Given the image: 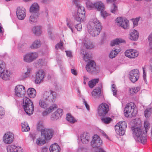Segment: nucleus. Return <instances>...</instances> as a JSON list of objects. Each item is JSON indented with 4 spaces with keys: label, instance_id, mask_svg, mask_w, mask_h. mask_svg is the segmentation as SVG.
I'll return each instance as SVG.
<instances>
[{
    "label": "nucleus",
    "instance_id": "55",
    "mask_svg": "<svg viewBox=\"0 0 152 152\" xmlns=\"http://www.w3.org/2000/svg\"><path fill=\"white\" fill-rule=\"evenodd\" d=\"M149 45L151 50L152 51V34H150L148 37Z\"/></svg>",
    "mask_w": 152,
    "mask_h": 152
},
{
    "label": "nucleus",
    "instance_id": "38",
    "mask_svg": "<svg viewBox=\"0 0 152 152\" xmlns=\"http://www.w3.org/2000/svg\"><path fill=\"white\" fill-rule=\"evenodd\" d=\"M22 130L23 132L28 131L30 128L28 126V125L26 122H24L21 124Z\"/></svg>",
    "mask_w": 152,
    "mask_h": 152
},
{
    "label": "nucleus",
    "instance_id": "41",
    "mask_svg": "<svg viewBox=\"0 0 152 152\" xmlns=\"http://www.w3.org/2000/svg\"><path fill=\"white\" fill-rule=\"evenodd\" d=\"M66 119L67 121L72 124L74 123L76 120L70 114H68L66 115Z\"/></svg>",
    "mask_w": 152,
    "mask_h": 152
},
{
    "label": "nucleus",
    "instance_id": "4",
    "mask_svg": "<svg viewBox=\"0 0 152 152\" xmlns=\"http://www.w3.org/2000/svg\"><path fill=\"white\" fill-rule=\"evenodd\" d=\"M102 143L100 137L97 135H95L91 142V145L93 148H97L96 152H105L102 148H99L102 145Z\"/></svg>",
    "mask_w": 152,
    "mask_h": 152
},
{
    "label": "nucleus",
    "instance_id": "14",
    "mask_svg": "<svg viewBox=\"0 0 152 152\" xmlns=\"http://www.w3.org/2000/svg\"><path fill=\"white\" fill-rule=\"evenodd\" d=\"M139 72L137 69H134L129 73V78L132 82H136L139 79Z\"/></svg>",
    "mask_w": 152,
    "mask_h": 152
},
{
    "label": "nucleus",
    "instance_id": "59",
    "mask_svg": "<svg viewBox=\"0 0 152 152\" xmlns=\"http://www.w3.org/2000/svg\"><path fill=\"white\" fill-rule=\"evenodd\" d=\"M83 102L84 104H85L87 109L88 110H89L90 108L87 102L84 99H83Z\"/></svg>",
    "mask_w": 152,
    "mask_h": 152
},
{
    "label": "nucleus",
    "instance_id": "35",
    "mask_svg": "<svg viewBox=\"0 0 152 152\" xmlns=\"http://www.w3.org/2000/svg\"><path fill=\"white\" fill-rule=\"evenodd\" d=\"M66 25L67 27L71 30L72 33L73 32L74 26H75V21L66 20Z\"/></svg>",
    "mask_w": 152,
    "mask_h": 152
},
{
    "label": "nucleus",
    "instance_id": "44",
    "mask_svg": "<svg viewBox=\"0 0 152 152\" xmlns=\"http://www.w3.org/2000/svg\"><path fill=\"white\" fill-rule=\"evenodd\" d=\"M45 139H44L41 137H39L37 139L36 143L38 145H44L45 143Z\"/></svg>",
    "mask_w": 152,
    "mask_h": 152
},
{
    "label": "nucleus",
    "instance_id": "15",
    "mask_svg": "<svg viewBox=\"0 0 152 152\" xmlns=\"http://www.w3.org/2000/svg\"><path fill=\"white\" fill-rule=\"evenodd\" d=\"M14 135L10 132L6 133L3 137L4 142L6 144H10L13 141Z\"/></svg>",
    "mask_w": 152,
    "mask_h": 152
},
{
    "label": "nucleus",
    "instance_id": "51",
    "mask_svg": "<svg viewBox=\"0 0 152 152\" xmlns=\"http://www.w3.org/2000/svg\"><path fill=\"white\" fill-rule=\"evenodd\" d=\"M5 63L2 61L0 60V72L4 69H5Z\"/></svg>",
    "mask_w": 152,
    "mask_h": 152
},
{
    "label": "nucleus",
    "instance_id": "52",
    "mask_svg": "<svg viewBox=\"0 0 152 152\" xmlns=\"http://www.w3.org/2000/svg\"><path fill=\"white\" fill-rule=\"evenodd\" d=\"M63 44L61 42H60L56 44L55 46V48L56 49H61L63 50L64 48L63 46Z\"/></svg>",
    "mask_w": 152,
    "mask_h": 152
},
{
    "label": "nucleus",
    "instance_id": "58",
    "mask_svg": "<svg viewBox=\"0 0 152 152\" xmlns=\"http://www.w3.org/2000/svg\"><path fill=\"white\" fill-rule=\"evenodd\" d=\"M57 61L61 69L62 70L64 69V66L62 62L60 59H58Z\"/></svg>",
    "mask_w": 152,
    "mask_h": 152
},
{
    "label": "nucleus",
    "instance_id": "45",
    "mask_svg": "<svg viewBox=\"0 0 152 152\" xmlns=\"http://www.w3.org/2000/svg\"><path fill=\"white\" fill-rule=\"evenodd\" d=\"M118 11L117 6L114 3L113 4L111 7L110 11L111 12L115 14Z\"/></svg>",
    "mask_w": 152,
    "mask_h": 152
},
{
    "label": "nucleus",
    "instance_id": "7",
    "mask_svg": "<svg viewBox=\"0 0 152 152\" xmlns=\"http://www.w3.org/2000/svg\"><path fill=\"white\" fill-rule=\"evenodd\" d=\"M135 104L133 102L128 103L124 109L125 115L128 118H130L134 115L136 113H134Z\"/></svg>",
    "mask_w": 152,
    "mask_h": 152
},
{
    "label": "nucleus",
    "instance_id": "30",
    "mask_svg": "<svg viewBox=\"0 0 152 152\" xmlns=\"http://www.w3.org/2000/svg\"><path fill=\"white\" fill-rule=\"evenodd\" d=\"M49 150L50 152H59L60 148L58 144L55 143L51 145Z\"/></svg>",
    "mask_w": 152,
    "mask_h": 152
},
{
    "label": "nucleus",
    "instance_id": "60",
    "mask_svg": "<svg viewBox=\"0 0 152 152\" xmlns=\"http://www.w3.org/2000/svg\"><path fill=\"white\" fill-rule=\"evenodd\" d=\"M139 20V19L138 18L132 19V21L134 26H136L137 25L138 22Z\"/></svg>",
    "mask_w": 152,
    "mask_h": 152
},
{
    "label": "nucleus",
    "instance_id": "10",
    "mask_svg": "<svg viewBox=\"0 0 152 152\" xmlns=\"http://www.w3.org/2000/svg\"><path fill=\"white\" fill-rule=\"evenodd\" d=\"M109 110V106L107 104H101L98 108V114L100 116H104L107 113Z\"/></svg>",
    "mask_w": 152,
    "mask_h": 152
},
{
    "label": "nucleus",
    "instance_id": "1",
    "mask_svg": "<svg viewBox=\"0 0 152 152\" xmlns=\"http://www.w3.org/2000/svg\"><path fill=\"white\" fill-rule=\"evenodd\" d=\"M56 93L52 90L45 91L42 95V98L39 101L40 107L46 109L50 104L54 103L56 99Z\"/></svg>",
    "mask_w": 152,
    "mask_h": 152
},
{
    "label": "nucleus",
    "instance_id": "56",
    "mask_svg": "<svg viewBox=\"0 0 152 152\" xmlns=\"http://www.w3.org/2000/svg\"><path fill=\"white\" fill-rule=\"evenodd\" d=\"M100 11L101 15L104 18L108 15V14L106 11H104V10Z\"/></svg>",
    "mask_w": 152,
    "mask_h": 152
},
{
    "label": "nucleus",
    "instance_id": "6",
    "mask_svg": "<svg viewBox=\"0 0 152 152\" xmlns=\"http://www.w3.org/2000/svg\"><path fill=\"white\" fill-rule=\"evenodd\" d=\"M77 7V12L75 15V19L78 22H84L85 20V8L82 6Z\"/></svg>",
    "mask_w": 152,
    "mask_h": 152
},
{
    "label": "nucleus",
    "instance_id": "13",
    "mask_svg": "<svg viewBox=\"0 0 152 152\" xmlns=\"http://www.w3.org/2000/svg\"><path fill=\"white\" fill-rule=\"evenodd\" d=\"M87 71L90 73H94L96 72V65L95 62L93 61H89L86 67Z\"/></svg>",
    "mask_w": 152,
    "mask_h": 152
},
{
    "label": "nucleus",
    "instance_id": "2",
    "mask_svg": "<svg viewBox=\"0 0 152 152\" xmlns=\"http://www.w3.org/2000/svg\"><path fill=\"white\" fill-rule=\"evenodd\" d=\"M101 27L99 21L97 18H94L89 23L88 26V32L93 37L96 36L100 33Z\"/></svg>",
    "mask_w": 152,
    "mask_h": 152
},
{
    "label": "nucleus",
    "instance_id": "28",
    "mask_svg": "<svg viewBox=\"0 0 152 152\" xmlns=\"http://www.w3.org/2000/svg\"><path fill=\"white\" fill-rule=\"evenodd\" d=\"M41 45V43L39 40L37 39L33 42L31 45L30 48L32 49H35L39 48Z\"/></svg>",
    "mask_w": 152,
    "mask_h": 152
},
{
    "label": "nucleus",
    "instance_id": "34",
    "mask_svg": "<svg viewBox=\"0 0 152 152\" xmlns=\"http://www.w3.org/2000/svg\"><path fill=\"white\" fill-rule=\"evenodd\" d=\"M31 71L32 68L30 67H27L26 72L22 75V78L24 79L29 77L30 75Z\"/></svg>",
    "mask_w": 152,
    "mask_h": 152
},
{
    "label": "nucleus",
    "instance_id": "32",
    "mask_svg": "<svg viewBox=\"0 0 152 152\" xmlns=\"http://www.w3.org/2000/svg\"><path fill=\"white\" fill-rule=\"evenodd\" d=\"M32 30L33 33L36 35H40L42 32L41 27L38 26L33 27Z\"/></svg>",
    "mask_w": 152,
    "mask_h": 152
},
{
    "label": "nucleus",
    "instance_id": "62",
    "mask_svg": "<svg viewBox=\"0 0 152 152\" xmlns=\"http://www.w3.org/2000/svg\"><path fill=\"white\" fill-rule=\"evenodd\" d=\"M142 69L143 72V77L145 81V80H146V74L145 72L144 68V67H142Z\"/></svg>",
    "mask_w": 152,
    "mask_h": 152
},
{
    "label": "nucleus",
    "instance_id": "53",
    "mask_svg": "<svg viewBox=\"0 0 152 152\" xmlns=\"http://www.w3.org/2000/svg\"><path fill=\"white\" fill-rule=\"evenodd\" d=\"M83 54L84 56V59L85 61H87L88 60H89L90 56L88 53L86 52L84 53L83 52Z\"/></svg>",
    "mask_w": 152,
    "mask_h": 152
},
{
    "label": "nucleus",
    "instance_id": "47",
    "mask_svg": "<svg viewBox=\"0 0 152 152\" xmlns=\"http://www.w3.org/2000/svg\"><path fill=\"white\" fill-rule=\"evenodd\" d=\"M140 90V87L132 88L130 89V93L132 94L137 93Z\"/></svg>",
    "mask_w": 152,
    "mask_h": 152
},
{
    "label": "nucleus",
    "instance_id": "29",
    "mask_svg": "<svg viewBox=\"0 0 152 152\" xmlns=\"http://www.w3.org/2000/svg\"><path fill=\"white\" fill-rule=\"evenodd\" d=\"M39 14L38 13L32 14L29 18V21L31 24L36 23L37 22Z\"/></svg>",
    "mask_w": 152,
    "mask_h": 152
},
{
    "label": "nucleus",
    "instance_id": "26",
    "mask_svg": "<svg viewBox=\"0 0 152 152\" xmlns=\"http://www.w3.org/2000/svg\"><path fill=\"white\" fill-rule=\"evenodd\" d=\"M94 9L97 10L102 11L104 8V5L101 1H96L94 2Z\"/></svg>",
    "mask_w": 152,
    "mask_h": 152
},
{
    "label": "nucleus",
    "instance_id": "22",
    "mask_svg": "<svg viewBox=\"0 0 152 152\" xmlns=\"http://www.w3.org/2000/svg\"><path fill=\"white\" fill-rule=\"evenodd\" d=\"M63 114V110L61 109H58L52 115L51 119L52 120H57L60 118Z\"/></svg>",
    "mask_w": 152,
    "mask_h": 152
},
{
    "label": "nucleus",
    "instance_id": "20",
    "mask_svg": "<svg viewBox=\"0 0 152 152\" xmlns=\"http://www.w3.org/2000/svg\"><path fill=\"white\" fill-rule=\"evenodd\" d=\"M100 87L96 88L91 92L92 96L95 99H99L102 96L101 88H102V83L100 84Z\"/></svg>",
    "mask_w": 152,
    "mask_h": 152
},
{
    "label": "nucleus",
    "instance_id": "37",
    "mask_svg": "<svg viewBox=\"0 0 152 152\" xmlns=\"http://www.w3.org/2000/svg\"><path fill=\"white\" fill-rule=\"evenodd\" d=\"M99 81V78H97L91 80L88 82L89 86L91 88H93Z\"/></svg>",
    "mask_w": 152,
    "mask_h": 152
},
{
    "label": "nucleus",
    "instance_id": "8",
    "mask_svg": "<svg viewBox=\"0 0 152 152\" xmlns=\"http://www.w3.org/2000/svg\"><path fill=\"white\" fill-rule=\"evenodd\" d=\"M38 56V54L36 52L28 53L23 56V59L25 62L30 63L36 60Z\"/></svg>",
    "mask_w": 152,
    "mask_h": 152
},
{
    "label": "nucleus",
    "instance_id": "21",
    "mask_svg": "<svg viewBox=\"0 0 152 152\" xmlns=\"http://www.w3.org/2000/svg\"><path fill=\"white\" fill-rule=\"evenodd\" d=\"M80 137L82 142L83 144H88L91 138L90 134L87 132L82 134Z\"/></svg>",
    "mask_w": 152,
    "mask_h": 152
},
{
    "label": "nucleus",
    "instance_id": "12",
    "mask_svg": "<svg viewBox=\"0 0 152 152\" xmlns=\"http://www.w3.org/2000/svg\"><path fill=\"white\" fill-rule=\"evenodd\" d=\"M53 132L52 130L47 129H45L42 131L41 137L46 140L50 139L53 135Z\"/></svg>",
    "mask_w": 152,
    "mask_h": 152
},
{
    "label": "nucleus",
    "instance_id": "49",
    "mask_svg": "<svg viewBox=\"0 0 152 152\" xmlns=\"http://www.w3.org/2000/svg\"><path fill=\"white\" fill-rule=\"evenodd\" d=\"M5 114V111L4 108L0 106V119H2Z\"/></svg>",
    "mask_w": 152,
    "mask_h": 152
},
{
    "label": "nucleus",
    "instance_id": "18",
    "mask_svg": "<svg viewBox=\"0 0 152 152\" xmlns=\"http://www.w3.org/2000/svg\"><path fill=\"white\" fill-rule=\"evenodd\" d=\"M25 9L23 7H19L17 8L16 14L18 18L20 20L24 19L26 16Z\"/></svg>",
    "mask_w": 152,
    "mask_h": 152
},
{
    "label": "nucleus",
    "instance_id": "16",
    "mask_svg": "<svg viewBox=\"0 0 152 152\" xmlns=\"http://www.w3.org/2000/svg\"><path fill=\"white\" fill-rule=\"evenodd\" d=\"M15 92L17 96L21 97L24 95L26 93L25 88L22 85L17 86L15 88Z\"/></svg>",
    "mask_w": 152,
    "mask_h": 152
},
{
    "label": "nucleus",
    "instance_id": "50",
    "mask_svg": "<svg viewBox=\"0 0 152 152\" xmlns=\"http://www.w3.org/2000/svg\"><path fill=\"white\" fill-rule=\"evenodd\" d=\"M44 126L41 123L39 122L38 123L37 126V130L38 131H40L41 132L42 130L44 129Z\"/></svg>",
    "mask_w": 152,
    "mask_h": 152
},
{
    "label": "nucleus",
    "instance_id": "27",
    "mask_svg": "<svg viewBox=\"0 0 152 152\" xmlns=\"http://www.w3.org/2000/svg\"><path fill=\"white\" fill-rule=\"evenodd\" d=\"M30 12L34 13H38L39 10V6L37 3H33L30 8Z\"/></svg>",
    "mask_w": 152,
    "mask_h": 152
},
{
    "label": "nucleus",
    "instance_id": "3",
    "mask_svg": "<svg viewBox=\"0 0 152 152\" xmlns=\"http://www.w3.org/2000/svg\"><path fill=\"white\" fill-rule=\"evenodd\" d=\"M133 132V136L136 140L141 142L142 144H145L147 142V135L144 133L142 129L136 127L132 128Z\"/></svg>",
    "mask_w": 152,
    "mask_h": 152
},
{
    "label": "nucleus",
    "instance_id": "61",
    "mask_svg": "<svg viewBox=\"0 0 152 152\" xmlns=\"http://www.w3.org/2000/svg\"><path fill=\"white\" fill-rule=\"evenodd\" d=\"M37 64L40 66H42L44 64V60L42 59H39L37 60Z\"/></svg>",
    "mask_w": 152,
    "mask_h": 152
},
{
    "label": "nucleus",
    "instance_id": "39",
    "mask_svg": "<svg viewBox=\"0 0 152 152\" xmlns=\"http://www.w3.org/2000/svg\"><path fill=\"white\" fill-rule=\"evenodd\" d=\"M101 119L102 121L105 124H109L112 120V119L111 118L108 117H106L104 116H102Z\"/></svg>",
    "mask_w": 152,
    "mask_h": 152
},
{
    "label": "nucleus",
    "instance_id": "46",
    "mask_svg": "<svg viewBox=\"0 0 152 152\" xmlns=\"http://www.w3.org/2000/svg\"><path fill=\"white\" fill-rule=\"evenodd\" d=\"M84 46L87 49H92L94 48V45L90 42H87L84 43Z\"/></svg>",
    "mask_w": 152,
    "mask_h": 152
},
{
    "label": "nucleus",
    "instance_id": "48",
    "mask_svg": "<svg viewBox=\"0 0 152 152\" xmlns=\"http://www.w3.org/2000/svg\"><path fill=\"white\" fill-rule=\"evenodd\" d=\"M57 105L56 104H53L50 106L48 109L49 111V113H50L52 112L55 109L57 108Z\"/></svg>",
    "mask_w": 152,
    "mask_h": 152
},
{
    "label": "nucleus",
    "instance_id": "40",
    "mask_svg": "<svg viewBox=\"0 0 152 152\" xmlns=\"http://www.w3.org/2000/svg\"><path fill=\"white\" fill-rule=\"evenodd\" d=\"M33 104L30 99L27 97H25L23 99V105L25 106L26 105Z\"/></svg>",
    "mask_w": 152,
    "mask_h": 152
},
{
    "label": "nucleus",
    "instance_id": "57",
    "mask_svg": "<svg viewBox=\"0 0 152 152\" xmlns=\"http://www.w3.org/2000/svg\"><path fill=\"white\" fill-rule=\"evenodd\" d=\"M75 27L78 31H80L82 29V26L81 23H79L75 25Z\"/></svg>",
    "mask_w": 152,
    "mask_h": 152
},
{
    "label": "nucleus",
    "instance_id": "64",
    "mask_svg": "<svg viewBox=\"0 0 152 152\" xmlns=\"http://www.w3.org/2000/svg\"><path fill=\"white\" fill-rule=\"evenodd\" d=\"M67 56L70 57L72 56V52L70 51H65Z\"/></svg>",
    "mask_w": 152,
    "mask_h": 152
},
{
    "label": "nucleus",
    "instance_id": "31",
    "mask_svg": "<svg viewBox=\"0 0 152 152\" xmlns=\"http://www.w3.org/2000/svg\"><path fill=\"white\" fill-rule=\"evenodd\" d=\"M27 92L28 96L31 98H33L36 96V91L33 88H28Z\"/></svg>",
    "mask_w": 152,
    "mask_h": 152
},
{
    "label": "nucleus",
    "instance_id": "42",
    "mask_svg": "<svg viewBox=\"0 0 152 152\" xmlns=\"http://www.w3.org/2000/svg\"><path fill=\"white\" fill-rule=\"evenodd\" d=\"M86 4L87 8L88 9L91 10L94 9V3H93L91 1H88L86 2Z\"/></svg>",
    "mask_w": 152,
    "mask_h": 152
},
{
    "label": "nucleus",
    "instance_id": "5",
    "mask_svg": "<svg viewBox=\"0 0 152 152\" xmlns=\"http://www.w3.org/2000/svg\"><path fill=\"white\" fill-rule=\"evenodd\" d=\"M127 126V124L125 121L119 122L115 126V130L117 134L120 136L124 135Z\"/></svg>",
    "mask_w": 152,
    "mask_h": 152
},
{
    "label": "nucleus",
    "instance_id": "11",
    "mask_svg": "<svg viewBox=\"0 0 152 152\" xmlns=\"http://www.w3.org/2000/svg\"><path fill=\"white\" fill-rule=\"evenodd\" d=\"M45 76V72L44 71L40 69L36 73L35 83L37 84H39L44 80Z\"/></svg>",
    "mask_w": 152,
    "mask_h": 152
},
{
    "label": "nucleus",
    "instance_id": "63",
    "mask_svg": "<svg viewBox=\"0 0 152 152\" xmlns=\"http://www.w3.org/2000/svg\"><path fill=\"white\" fill-rule=\"evenodd\" d=\"M48 151V148L46 147H42L41 148L42 152H47Z\"/></svg>",
    "mask_w": 152,
    "mask_h": 152
},
{
    "label": "nucleus",
    "instance_id": "17",
    "mask_svg": "<svg viewBox=\"0 0 152 152\" xmlns=\"http://www.w3.org/2000/svg\"><path fill=\"white\" fill-rule=\"evenodd\" d=\"M125 54L127 57L130 58H133L138 56L139 53L135 50L130 49L126 50L125 52Z\"/></svg>",
    "mask_w": 152,
    "mask_h": 152
},
{
    "label": "nucleus",
    "instance_id": "9",
    "mask_svg": "<svg viewBox=\"0 0 152 152\" xmlns=\"http://www.w3.org/2000/svg\"><path fill=\"white\" fill-rule=\"evenodd\" d=\"M117 24L125 29H127L129 27V20L122 17H118L116 20Z\"/></svg>",
    "mask_w": 152,
    "mask_h": 152
},
{
    "label": "nucleus",
    "instance_id": "43",
    "mask_svg": "<svg viewBox=\"0 0 152 152\" xmlns=\"http://www.w3.org/2000/svg\"><path fill=\"white\" fill-rule=\"evenodd\" d=\"M152 113V107L148 108L145 111V116L146 118L150 116Z\"/></svg>",
    "mask_w": 152,
    "mask_h": 152
},
{
    "label": "nucleus",
    "instance_id": "24",
    "mask_svg": "<svg viewBox=\"0 0 152 152\" xmlns=\"http://www.w3.org/2000/svg\"><path fill=\"white\" fill-rule=\"evenodd\" d=\"M24 111L28 115H31L33 113L34 106L33 104L25 105H23Z\"/></svg>",
    "mask_w": 152,
    "mask_h": 152
},
{
    "label": "nucleus",
    "instance_id": "33",
    "mask_svg": "<svg viewBox=\"0 0 152 152\" xmlns=\"http://www.w3.org/2000/svg\"><path fill=\"white\" fill-rule=\"evenodd\" d=\"M125 42V40L120 38H116L113 40L111 43V45L112 46L118 45L119 44Z\"/></svg>",
    "mask_w": 152,
    "mask_h": 152
},
{
    "label": "nucleus",
    "instance_id": "54",
    "mask_svg": "<svg viewBox=\"0 0 152 152\" xmlns=\"http://www.w3.org/2000/svg\"><path fill=\"white\" fill-rule=\"evenodd\" d=\"M111 90L113 92V94L114 96H116V93L117 90L116 89L115 87V85L114 84H113L112 86Z\"/></svg>",
    "mask_w": 152,
    "mask_h": 152
},
{
    "label": "nucleus",
    "instance_id": "19",
    "mask_svg": "<svg viewBox=\"0 0 152 152\" xmlns=\"http://www.w3.org/2000/svg\"><path fill=\"white\" fill-rule=\"evenodd\" d=\"M11 74L10 71L4 69L0 72V77L3 80H7L10 79Z\"/></svg>",
    "mask_w": 152,
    "mask_h": 152
},
{
    "label": "nucleus",
    "instance_id": "36",
    "mask_svg": "<svg viewBox=\"0 0 152 152\" xmlns=\"http://www.w3.org/2000/svg\"><path fill=\"white\" fill-rule=\"evenodd\" d=\"M120 51V50L119 49H116L113 50L109 55V57L111 59L115 58Z\"/></svg>",
    "mask_w": 152,
    "mask_h": 152
},
{
    "label": "nucleus",
    "instance_id": "25",
    "mask_svg": "<svg viewBox=\"0 0 152 152\" xmlns=\"http://www.w3.org/2000/svg\"><path fill=\"white\" fill-rule=\"evenodd\" d=\"M139 36V33L137 30L133 29L130 31L129 39L131 40L136 41L138 39Z\"/></svg>",
    "mask_w": 152,
    "mask_h": 152
},
{
    "label": "nucleus",
    "instance_id": "23",
    "mask_svg": "<svg viewBox=\"0 0 152 152\" xmlns=\"http://www.w3.org/2000/svg\"><path fill=\"white\" fill-rule=\"evenodd\" d=\"M7 149V152H23V149L20 147H18L13 145L8 146Z\"/></svg>",
    "mask_w": 152,
    "mask_h": 152
}]
</instances>
